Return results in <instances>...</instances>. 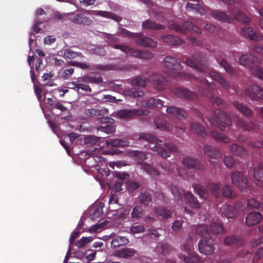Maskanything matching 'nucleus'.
I'll return each mask as SVG.
<instances>
[{"label": "nucleus", "mask_w": 263, "mask_h": 263, "mask_svg": "<svg viewBox=\"0 0 263 263\" xmlns=\"http://www.w3.org/2000/svg\"><path fill=\"white\" fill-rule=\"evenodd\" d=\"M140 139H145L149 142H153L155 143V145L152 147V149L154 152H156L158 154L160 155L163 158H167L171 156V152H178V147L172 143H166L164 144V146L166 148L168 151H167L166 149L161 146L162 141L158 140L155 136L145 133H141L139 135Z\"/></svg>", "instance_id": "1"}, {"label": "nucleus", "mask_w": 263, "mask_h": 263, "mask_svg": "<svg viewBox=\"0 0 263 263\" xmlns=\"http://www.w3.org/2000/svg\"><path fill=\"white\" fill-rule=\"evenodd\" d=\"M165 72L175 79H191L195 78L193 75L186 74L179 70L182 69L181 63L172 56H166L162 62Z\"/></svg>", "instance_id": "2"}, {"label": "nucleus", "mask_w": 263, "mask_h": 263, "mask_svg": "<svg viewBox=\"0 0 263 263\" xmlns=\"http://www.w3.org/2000/svg\"><path fill=\"white\" fill-rule=\"evenodd\" d=\"M199 82L203 86H207L208 89H204L200 87L198 89V92L201 95L209 98V100L214 104L223 108H227L228 106L227 103L220 98L215 96L211 90H215L217 89V86L216 84L213 83H210L205 78L199 79Z\"/></svg>", "instance_id": "3"}, {"label": "nucleus", "mask_w": 263, "mask_h": 263, "mask_svg": "<svg viewBox=\"0 0 263 263\" xmlns=\"http://www.w3.org/2000/svg\"><path fill=\"white\" fill-rule=\"evenodd\" d=\"M239 62L241 65L250 68L253 74L263 80V69L259 66V61L255 56L250 53L243 54Z\"/></svg>", "instance_id": "4"}, {"label": "nucleus", "mask_w": 263, "mask_h": 263, "mask_svg": "<svg viewBox=\"0 0 263 263\" xmlns=\"http://www.w3.org/2000/svg\"><path fill=\"white\" fill-rule=\"evenodd\" d=\"M214 115L209 118L210 123L221 130H224L226 126H230L232 122L229 117L220 109H215Z\"/></svg>", "instance_id": "5"}, {"label": "nucleus", "mask_w": 263, "mask_h": 263, "mask_svg": "<svg viewBox=\"0 0 263 263\" xmlns=\"http://www.w3.org/2000/svg\"><path fill=\"white\" fill-rule=\"evenodd\" d=\"M193 58L194 61L191 59H186L185 61L186 64L200 72L205 73V69L198 65L195 62L203 67H208L209 66V63L206 57L202 52L196 51L193 53Z\"/></svg>", "instance_id": "6"}, {"label": "nucleus", "mask_w": 263, "mask_h": 263, "mask_svg": "<svg viewBox=\"0 0 263 263\" xmlns=\"http://www.w3.org/2000/svg\"><path fill=\"white\" fill-rule=\"evenodd\" d=\"M193 241V238L191 235H189L187 238V243L185 244L182 250L186 253V255L180 253L179 257L180 259L183 258L185 263H200L201 262V258L196 253H192L191 249L190 244Z\"/></svg>", "instance_id": "7"}, {"label": "nucleus", "mask_w": 263, "mask_h": 263, "mask_svg": "<svg viewBox=\"0 0 263 263\" xmlns=\"http://www.w3.org/2000/svg\"><path fill=\"white\" fill-rule=\"evenodd\" d=\"M170 30H174L179 33L185 34L188 31H192L197 33H200V29L191 22H185L182 26L173 22L168 25Z\"/></svg>", "instance_id": "8"}, {"label": "nucleus", "mask_w": 263, "mask_h": 263, "mask_svg": "<svg viewBox=\"0 0 263 263\" xmlns=\"http://www.w3.org/2000/svg\"><path fill=\"white\" fill-rule=\"evenodd\" d=\"M232 183L241 191L248 187L247 178L239 172H234L231 175Z\"/></svg>", "instance_id": "9"}, {"label": "nucleus", "mask_w": 263, "mask_h": 263, "mask_svg": "<svg viewBox=\"0 0 263 263\" xmlns=\"http://www.w3.org/2000/svg\"><path fill=\"white\" fill-rule=\"evenodd\" d=\"M213 240L209 238L202 239L198 243V250L205 255H211L215 251Z\"/></svg>", "instance_id": "10"}, {"label": "nucleus", "mask_w": 263, "mask_h": 263, "mask_svg": "<svg viewBox=\"0 0 263 263\" xmlns=\"http://www.w3.org/2000/svg\"><path fill=\"white\" fill-rule=\"evenodd\" d=\"M182 164L189 169L202 171L205 169V166L201 161L197 158L186 157L182 160Z\"/></svg>", "instance_id": "11"}, {"label": "nucleus", "mask_w": 263, "mask_h": 263, "mask_svg": "<svg viewBox=\"0 0 263 263\" xmlns=\"http://www.w3.org/2000/svg\"><path fill=\"white\" fill-rule=\"evenodd\" d=\"M151 80L155 86V88L158 90H163L168 85L170 80L160 74H153L151 77Z\"/></svg>", "instance_id": "12"}, {"label": "nucleus", "mask_w": 263, "mask_h": 263, "mask_svg": "<svg viewBox=\"0 0 263 263\" xmlns=\"http://www.w3.org/2000/svg\"><path fill=\"white\" fill-rule=\"evenodd\" d=\"M172 91L177 97L185 99L194 100L197 98V95L188 89L175 87L173 89Z\"/></svg>", "instance_id": "13"}, {"label": "nucleus", "mask_w": 263, "mask_h": 263, "mask_svg": "<svg viewBox=\"0 0 263 263\" xmlns=\"http://www.w3.org/2000/svg\"><path fill=\"white\" fill-rule=\"evenodd\" d=\"M237 126L238 128H241L243 131L251 132L255 129L258 131L260 130V126L254 120H251L249 124L245 122L241 118H237L236 120Z\"/></svg>", "instance_id": "14"}, {"label": "nucleus", "mask_w": 263, "mask_h": 263, "mask_svg": "<svg viewBox=\"0 0 263 263\" xmlns=\"http://www.w3.org/2000/svg\"><path fill=\"white\" fill-rule=\"evenodd\" d=\"M145 115V111L142 109H134L132 110L123 109L117 112V116L122 119H127L137 116Z\"/></svg>", "instance_id": "15"}, {"label": "nucleus", "mask_w": 263, "mask_h": 263, "mask_svg": "<svg viewBox=\"0 0 263 263\" xmlns=\"http://www.w3.org/2000/svg\"><path fill=\"white\" fill-rule=\"evenodd\" d=\"M241 34L246 37H249L255 42L259 41L262 39L260 33L254 31L252 27L245 26L241 29Z\"/></svg>", "instance_id": "16"}, {"label": "nucleus", "mask_w": 263, "mask_h": 263, "mask_svg": "<svg viewBox=\"0 0 263 263\" xmlns=\"http://www.w3.org/2000/svg\"><path fill=\"white\" fill-rule=\"evenodd\" d=\"M251 90L253 94L249 89H246L245 94L248 96L252 100L254 101L256 99V97L263 100V89L256 85L251 86Z\"/></svg>", "instance_id": "17"}, {"label": "nucleus", "mask_w": 263, "mask_h": 263, "mask_svg": "<svg viewBox=\"0 0 263 263\" xmlns=\"http://www.w3.org/2000/svg\"><path fill=\"white\" fill-rule=\"evenodd\" d=\"M262 214L258 212H250L246 218V223L249 226L258 224L262 219Z\"/></svg>", "instance_id": "18"}, {"label": "nucleus", "mask_w": 263, "mask_h": 263, "mask_svg": "<svg viewBox=\"0 0 263 263\" xmlns=\"http://www.w3.org/2000/svg\"><path fill=\"white\" fill-rule=\"evenodd\" d=\"M141 36L137 37L136 44L140 46L154 48L157 45V42L151 37L147 36Z\"/></svg>", "instance_id": "19"}, {"label": "nucleus", "mask_w": 263, "mask_h": 263, "mask_svg": "<svg viewBox=\"0 0 263 263\" xmlns=\"http://www.w3.org/2000/svg\"><path fill=\"white\" fill-rule=\"evenodd\" d=\"M166 112L178 119H185L187 117V113L185 110L175 106L167 107Z\"/></svg>", "instance_id": "20"}, {"label": "nucleus", "mask_w": 263, "mask_h": 263, "mask_svg": "<svg viewBox=\"0 0 263 263\" xmlns=\"http://www.w3.org/2000/svg\"><path fill=\"white\" fill-rule=\"evenodd\" d=\"M210 75L213 80L217 81L223 88L226 89L229 88V83L220 72L214 69H211L210 72Z\"/></svg>", "instance_id": "21"}, {"label": "nucleus", "mask_w": 263, "mask_h": 263, "mask_svg": "<svg viewBox=\"0 0 263 263\" xmlns=\"http://www.w3.org/2000/svg\"><path fill=\"white\" fill-rule=\"evenodd\" d=\"M229 12L233 14L234 17L236 20L245 24H248L250 22V19L236 7H230L229 8Z\"/></svg>", "instance_id": "22"}, {"label": "nucleus", "mask_w": 263, "mask_h": 263, "mask_svg": "<svg viewBox=\"0 0 263 263\" xmlns=\"http://www.w3.org/2000/svg\"><path fill=\"white\" fill-rule=\"evenodd\" d=\"M203 152L205 155L212 159H217L221 158L222 156L220 151L212 145H205L204 147Z\"/></svg>", "instance_id": "23"}, {"label": "nucleus", "mask_w": 263, "mask_h": 263, "mask_svg": "<svg viewBox=\"0 0 263 263\" xmlns=\"http://www.w3.org/2000/svg\"><path fill=\"white\" fill-rule=\"evenodd\" d=\"M163 103V101L158 98H151L143 100L142 101V106L146 108H155L162 106Z\"/></svg>", "instance_id": "24"}, {"label": "nucleus", "mask_w": 263, "mask_h": 263, "mask_svg": "<svg viewBox=\"0 0 263 263\" xmlns=\"http://www.w3.org/2000/svg\"><path fill=\"white\" fill-rule=\"evenodd\" d=\"M71 21L76 24L89 26L92 23V20L83 13H78L71 18Z\"/></svg>", "instance_id": "25"}, {"label": "nucleus", "mask_w": 263, "mask_h": 263, "mask_svg": "<svg viewBox=\"0 0 263 263\" xmlns=\"http://www.w3.org/2000/svg\"><path fill=\"white\" fill-rule=\"evenodd\" d=\"M231 153L234 155L240 157H245L248 155V153L246 149L236 143H233L230 147Z\"/></svg>", "instance_id": "26"}, {"label": "nucleus", "mask_w": 263, "mask_h": 263, "mask_svg": "<svg viewBox=\"0 0 263 263\" xmlns=\"http://www.w3.org/2000/svg\"><path fill=\"white\" fill-rule=\"evenodd\" d=\"M211 15L213 17L220 21L231 23L233 21V18L225 12L213 10L211 11Z\"/></svg>", "instance_id": "27"}, {"label": "nucleus", "mask_w": 263, "mask_h": 263, "mask_svg": "<svg viewBox=\"0 0 263 263\" xmlns=\"http://www.w3.org/2000/svg\"><path fill=\"white\" fill-rule=\"evenodd\" d=\"M128 156L133 158L137 163L141 166V164L143 163L142 162L147 159L146 154L144 152L136 150L129 151L128 152Z\"/></svg>", "instance_id": "28"}, {"label": "nucleus", "mask_w": 263, "mask_h": 263, "mask_svg": "<svg viewBox=\"0 0 263 263\" xmlns=\"http://www.w3.org/2000/svg\"><path fill=\"white\" fill-rule=\"evenodd\" d=\"M132 57L140 59L149 60L154 58V54L147 50H135L131 53Z\"/></svg>", "instance_id": "29"}, {"label": "nucleus", "mask_w": 263, "mask_h": 263, "mask_svg": "<svg viewBox=\"0 0 263 263\" xmlns=\"http://www.w3.org/2000/svg\"><path fill=\"white\" fill-rule=\"evenodd\" d=\"M142 27L144 29L162 30L165 29V26L158 24L155 21L149 19L146 20L142 23Z\"/></svg>", "instance_id": "30"}, {"label": "nucleus", "mask_w": 263, "mask_h": 263, "mask_svg": "<svg viewBox=\"0 0 263 263\" xmlns=\"http://www.w3.org/2000/svg\"><path fill=\"white\" fill-rule=\"evenodd\" d=\"M161 40L170 45H179L183 43L180 37L174 35L163 34L161 36Z\"/></svg>", "instance_id": "31"}, {"label": "nucleus", "mask_w": 263, "mask_h": 263, "mask_svg": "<svg viewBox=\"0 0 263 263\" xmlns=\"http://www.w3.org/2000/svg\"><path fill=\"white\" fill-rule=\"evenodd\" d=\"M193 230H195L196 233L201 237L209 238L211 237L209 228L206 224H202L195 226L193 227Z\"/></svg>", "instance_id": "32"}, {"label": "nucleus", "mask_w": 263, "mask_h": 263, "mask_svg": "<svg viewBox=\"0 0 263 263\" xmlns=\"http://www.w3.org/2000/svg\"><path fill=\"white\" fill-rule=\"evenodd\" d=\"M138 200L139 203L147 206L152 202V195L146 191L141 192L138 196Z\"/></svg>", "instance_id": "33"}, {"label": "nucleus", "mask_w": 263, "mask_h": 263, "mask_svg": "<svg viewBox=\"0 0 263 263\" xmlns=\"http://www.w3.org/2000/svg\"><path fill=\"white\" fill-rule=\"evenodd\" d=\"M192 187L194 192L199 195L200 198L205 199L208 197V189L204 186L200 184L194 183Z\"/></svg>", "instance_id": "34"}, {"label": "nucleus", "mask_w": 263, "mask_h": 263, "mask_svg": "<svg viewBox=\"0 0 263 263\" xmlns=\"http://www.w3.org/2000/svg\"><path fill=\"white\" fill-rule=\"evenodd\" d=\"M155 212L157 216L166 219L171 217L173 214L172 210L163 206L157 207L155 209Z\"/></svg>", "instance_id": "35"}, {"label": "nucleus", "mask_w": 263, "mask_h": 263, "mask_svg": "<svg viewBox=\"0 0 263 263\" xmlns=\"http://www.w3.org/2000/svg\"><path fill=\"white\" fill-rule=\"evenodd\" d=\"M106 144L107 145H110L111 147H120L128 146L129 142L124 139H110L106 141Z\"/></svg>", "instance_id": "36"}, {"label": "nucleus", "mask_w": 263, "mask_h": 263, "mask_svg": "<svg viewBox=\"0 0 263 263\" xmlns=\"http://www.w3.org/2000/svg\"><path fill=\"white\" fill-rule=\"evenodd\" d=\"M234 106L243 115L246 117H251L252 115V110L247 105L239 103L237 101L234 102Z\"/></svg>", "instance_id": "37"}, {"label": "nucleus", "mask_w": 263, "mask_h": 263, "mask_svg": "<svg viewBox=\"0 0 263 263\" xmlns=\"http://www.w3.org/2000/svg\"><path fill=\"white\" fill-rule=\"evenodd\" d=\"M222 214L228 218H233L236 215V211L231 205H223L221 208Z\"/></svg>", "instance_id": "38"}, {"label": "nucleus", "mask_w": 263, "mask_h": 263, "mask_svg": "<svg viewBox=\"0 0 263 263\" xmlns=\"http://www.w3.org/2000/svg\"><path fill=\"white\" fill-rule=\"evenodd\" d=\"M184 198L187 203H188L191 208L198 209L200 207V204L198 200L190 192L186 193L184 194Z\"/></svg>", "instance_id": "39"}, {"label": "nucleus", "mask_w": 263, "mask_h": 263, "mask_svg": "<svg viewBox=\"0 0 263 263\" xmlns=\"http://www.w3.org/2000/svg\"><path fill=\"white\" fill-rule=\"evenodd\" d=\"M94 14L104 17L112 19L117 22H120L122 20L121 17L109 11L98 10L96 11Z\"/></svg>", "instance_id": "40"}, {"label": "nucleus", "mask_w": 263, "mask_h": 263, "mask_svg": "<svg viewBox=\"0 0 263 263\" xmlns=\"http://www.w3.org/2000/svg\"><path fill=\"white\" fill-rule=\"evenodd\" d=\"M145 214V211L143 210L141 205H136L135 206L131 212V218L134 220H138L142 218Z\"/></svg>", "instance_id": "41"}, {"label": "nucleus", "mask_w": 263, "mask_h": 263, "mask_svg": "<svg viewBox=\"0 0 263 263\" xmlns=\"http://www.w3.org/2000/svg\"><path fill=\"white\" fill-rule=\"evenodd\" d=\"M136 251L132 248H125L115 252L116 255L122 258L132 257L136 254Z\"/></svg>", "instance_id": "42"}, {"label": "nucleus", "mask_w": 263, "mask_h": 263, "mask_svg": "<svg viewBox=\"0 0 263 263\" xmlns=\"http://www.w3.org/2000/svg\"><path fill=\"white\" fill-rule=\"evenodd\" d=\"M126 95L134 98H141L144 95V91L139 88L132 87L125 90Z\"/></svg>", "instance_id": "43"}, {"label": "nucleus", "mask_w": 263, "mask_h": 263, "mask_svg": "<svg viewBox=\"0 0 263 263\" xmlns=\"http://www.w3.org/2000/svg\"><path fill=\"white\" fill-rule=\"evenodd\" d=\"M211 135L220 142L227 143L230 141V138L227 135L216 130L211 131Z\"/></svg>", "instance_id": "44"}, {"label": "nucleus", "mask_w": 263, "mask_h": 263, "mask_svg": "<svg viewBox=\"0 0 263 263\" xmlns=\"http://www.w3.org/2000/svg\"><path fill=\"white\" fill-rule=\"evenodd\" d=\"M211 232L215 234H221L224 232V228L220 222H214L210 226Z\"/></svg>", "instance_id": "45"}, {"label": "nucleus", "mask_w": 263, "mask_h": 263, "mask_svg": "<svg viewBox=\"0 0 263 263\" xmlns=\"http://www.w3.org/2000/svg\"><path fill=\"white\" fill-rule=\"evenodd\" d=\"M141 168L146 171L152 176H158L160 174L159 172L157 170L153 167L151 164L147 163L141 164Z\"/></svg>", "instance_id": "46"}, {"label": "nucleus", "mask_w": 263, "mask_h": 263, "mask_svg": "<svg viewBox=\"0 0 263 263\" xmlns=\"http://www.w3.org/2000/svg\"><path fill=\"white\" fill-rule=\"evenodd\" d=\"M118 33L123 36L128 37L130 38H137L140 37L143 35V33L141 32L133 33L123 28H120L119 29Z\"/></svg>", "instance_id": "47"}, {"label": "nucleus", "mask_w": 263, "mask_h": 263, "mask_svg": "<svg viewBox=\"0 0 263 263\" xmlns=\"http://www.w3.org/2000/svg\"><path fill=\"white\" fill-rule=\"evenodd\" d=\"M208 190L211 192L214 196L218 198L220 195V185L218 183L210 182L206 186Z\"/></svg>", "instance_id": "48"}, {"label": "nucleus", "mask_w": 263, "mask_h": 263, "mask_svg": "<svg viewBox=\"0 0 263 263\" xmlns=\"http://www.w3.org/2000/svg\"><path fill=\"white\" fill-rule=\"evenodd\" d=\"M191 130L196 134L199 135L202 137L206 135V133L205 132L204 127L200 124L196 122H193L191 124Z\"/></svg>", "instance_id": "49"}, {"label": "nucleus", "mask_w": 263, "mask_h": 263, "mask_svg": "<svg viewBox=\"0 0 263 263\" xmlns=\"http://www.w3.org/2000/svg\"><path fill=\"white\" fill-rule=\"evenodd\" d=\"M241 239L242 237L241 235H231L225 238L224 243L227 246H232L240 242Z\"/></svg>", "instance_id": "50"}, {"label": "nucleus", "mask_w": 263, "mask_h": 263, "mask_svg": "<svg viewBox=\"0 0 263 263\" xmlns=\"http://www.w3.org/2000/svg\"><path fill=\"white\" fill-rule=\"evenodd\" d=\"M130 84L133 86L144 87L146 84V80L144 77H137L130 80Z\"/></svg>", "instance_id": "51"}, {"label": "nucleus", "mask_w": 263, "mask_h": 263, "mask_svg": "<svg viewBox=\"0 0 263 263\" xmlns=\"http://www.w3.org/2000/svg\"><path fill=\"white\" fill-rule=\"evenodd\" d=\"M64 57L67 59H72L83 55L81 52H75L69 48H66L64 51Z\"/></svg>", "instance_id": "52"}, {"label": "nucleus", "mask_w": 263, "mask_h": 263, "mask_svg": "<svg viewBox=\"0 0 263 263\" xmlns=\"http://www.w3.org/2000/svg\"><path fill=\"white\" fill-rule=\"evenodd\" d=\"M248 207L250 209H263V203L258 201L254 198H250L248 200Z\"/></svg>", "instance_id": "53"}, {"label": "nucleus", "mask_w": 263, "mask_h": 263, "mask_svg": "<svg viewBox=\"0 0 263 263\" xmlns=\"http://www.w3.org/2000/svg\"><path fill=\"white\" fill-rule=\"evenodd\" d=\"M254 177L257 181L263 182V165L260 164L254 170Z\"/></svg>", "instance_id": "54"}, {"label": "nucleus", "mask_w": 263, "mask_h": 263, "mask_svg": "<svg viewBox=\"0 0 263 263\" xmlns=\"http://www.w3.org/2000/svg\"><path fill=\"white\" fill-rule=\"evenodd\" d=\"M98 130L107 134H114L116 131V127L113 125L107 124L105 126H100L98 128Z\"/></svg>", "instance_id": "55"}, {"label": "nucleus", "mask_w": 263, "mask_h": 263, "mask_svg": "<svg viewBox=\"0 0 263 263\" xmlns=\"http://www.w3.org/2000/svg\"><path fill=\"white\" fill-rule=\"evenodd\" d=\"M220 65L221 66L223 67L226 71L230 75H234L235 74V70L234 68L230 65V64L224 59H222L221 61L220 62Z\"/></svg>", "instance_id": "56"}, {"label": "nucleus", "mask_w": 263, "mask_h": 263, "mask_svg": "<svg viewBox=\"0 0 263 263\" xmlns=\"http://www.w3.org/2000/svg\"><path fill=\"white\" fill-rule=\"evenodd\" d=\"M83 81L86 83L99 84L103 82V79L101 76H88L84 77Z\"/></svg>", "instance_id": "57"}, {"label": "nucleus", "mask_w": 263, "mask_h": 263, "mask_svg": "<svg viewBox=\"0 0 263 263\" xmlns=\"http://www.w3.org/2000/svg\"><path fill=\"white\" fill-rule=\"evenodd\" d=\"M222 195L224 197L233 198L235 196V193L233 191L231 187L228 185H226L222 189Z\"/></svg>", "instance_id": "58"}, {"label": "nucleus", "mask_w": 263, "mask_h": 263, "mask_svg": "<svg viewBox=\"0 0 263 263\" xmlns=\"http://www.w3.org/2000/svg\"><path fill=\"white\" fill-rule=\"evenodd\" d=\"M93 238L92 236L87 237H83L79 240L77 241L76 243V246L79 248H83L86 244L88 243L90 241H92Z\"/></svg>", "instance_id": "59"}, {"label": "nucleus", "mask_w": 263, "mask_h": 263, "mask_svg": "<svg viewBox=\"0 0 263 263\" xmlns=\"http://www.w3.org/2000/svg\"><path fill=\"white\" fill-rule=\"evenodd\" d=\"M94 67L98 70L102 71L114 70L116 69V66L112 64H107L102 65L101 64H97Z\"/></svg>", "instance_id": "60"}, {"label": "nucleus", "mask_w": 263, "mask_h": 263, "mask_svg": "<svg viewBox=\"0 0 263 263\" xmlns=\"http://www.w3.org/2000/svg\"><path fill=\"white\" fill-rule=\"evenodd\" d=\"M67 14H62L59 11L54 12L52 15V18L57 21H67Z\"/></svg>", "instance_id": "61"}, {"label": "nucleus", "mask_w": 263, "mask_h": 263, "mask_svg": "<svg viewBox=\"0 0 263 263\" xmlns=\"http://www.w3.org/2000/svg\"><path fill=\"white\" fill-rule=\"evenodd\" d=\"M68 66H73L77 67H79L82 69H88L89 68V66L84 62H73L70 61L67 63Z\"/></svg>", "instance_id": "62"}, {"label": "nucleus", "mask_w": 263, "mask_h": 263, "mask_svg": "<svg viewBox=\"0 0 263 263\" xmlns=\"http://www.w3.org/2000/svg\"><path fill=\"white\" fill-rule=\"evenodd\" d=\"M204 28L208 30L209 32H212L215 34H218L220 28L219 26H215L211 24L206 23L204 26Z\"/></svg>", "instance_id": "63"}, {"label": "nucleus", "mask_w": 263, "mask_h": 263, "mask_svg": "<svg viewBox=\"0 0 263 263\" xmlns=\"http://www.w3.org/2000/svg\"><path fill=\"white\" fill-rule=\"evenodd\" d=\"M84 113L87 117L97 116L101 115V110L92 108L85 109Z\"/></svg>", "instance_id": "64"}]
</instances>
